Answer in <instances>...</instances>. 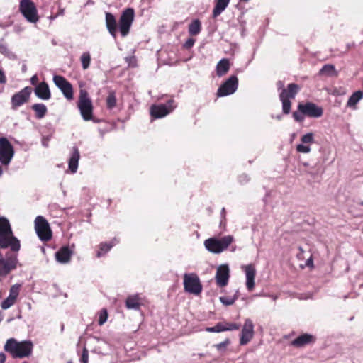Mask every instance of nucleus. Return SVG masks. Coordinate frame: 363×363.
Masks as SVG:
<instances>
[{"label": "nucleus", "instance_id": "37998d69", "mask_svg": "<svg viewBox=\"0 0 363 363\" xmlns=\"http://www.w3.org/2000/svg\"><path fill=\"white\" fill-rule=\"evenodd\" d=\"M225 325L224 328H225V330H237L240 328V325L235 323H227L224 322Z\"/></svg>", "mask_w": 363, "mask_h": 363}, {"label": "nucleus", "instance_id": "a878e982", "mask_svg": "<svg viewBox=\"0 0 363 363\" xmlns=\"http://www.w3.org/2000/svg\"><path fill=\"white\" fill-rule=\"evenodd\" d=\"M230 61L227 58L220 60L216 65V74L218 77L225 75L230 69Z\"/></svg>", "mask_w": 363, "mask_h": 363}, {"label": "nucleus", "instance_id": "c9c22d12", "mask_svg": "<svg viewBox=\"0 0 363 363\" xmlns=\"http://www.w3.org/2000/svg\"><path fill=\"white\" fill-rule=\"evenodd\" d=\"M238 296H234L233 297L230 296H220V301L225 306H231L233 305L235 301L237 300Z\"/></svg>", "mask_w": 363, "mask_h": 363}, {"label": "nucleus", "instance_id": "20e7f679", "mask_svg": "<svg viewBox=\"0 0 363 363\" xmlns=\"http://www.w3.org/2000/svg\"><path fill=\"white\" fill-rule=\"evenodd\" d=\"M77 107L80 111L82 118L84 121H88L93 119L94 106L92 101L86 90H80L77 101Z\"/></svg>", "mask_w": 363, "mask_h": 363}, {"label": "nucleus", "instance_id": "6e6d98bb", "mask_svg": "<svg viewBox=\"0 0 363 363\" xmlns=\"http://www.w3.org/2000/svg\"><path fill=\"white\" fill-rule=\"evenodd\" d=\"M277 87H278L279 89H282L283 90V89H285L284 87V82L282 81H279L277 82Z\"/></svg>", "mask_w": 363, "mask_h": 363}, {"label": "nucleus", "instance_id": "4be33fe9", "mask_svg": "<svg viewBox=\"0 0 363 363\" xmlns=\"http://www.w3.org/2000/svg\"><path fill=\"white\" fill-rule=\"evenodd\" d=\"M79 158L80 154L78 148L77 147H73L68 164L69 169L72 173H75L77 172Z\"/></svg>", "mask_w": 363, "mask_h": 363}, {"label": "nucleus", "instance_id": "b1692460", "mask_svg": "<svg viewBox=\"0 0 363 363\" xmlns=\"http://www.w3.org/2000/svg\"><path fill=\"white\" fill-rule=\"evenodd\" d=\"M72 253L68 246H64L55 253V257L59 262L67 263L70 260Z\"/></svg>", "mask_w": 363, "mask_h": 363}, {"label": "nucleus", "instance_id": "c03bdc74", "mask_svg": "<svg viewBox=\"0 0 363 363\" xmlns=\"http://www.w3.org/2000/svg\"><path fill=\"white\" fill-rule=\"evenodd\" d=\"M230 344V340L228 339H226L225 341L220 342L218 344H216L214 345V347L218 350H225V347Z\"/></svg>", "mask_w": 363, "mask_h": 363}, {"label": "nucleus", "instance_id": "c85d7f7f", "mask_svg": "<svg viewBox=\"0 0 363 363\" xmlns=\"http://www.w3.org/2000/svg\"><path fill=\"white\" fill-rule=\"evenodd\" d=\"M113 247L111 242H101L99 245L98 250L96 252V256L98 257L105 255Z\"/></svg>", "mask_w": 363, "mask_h": 363}, {"label": "nucleus", "instance_id": "8fccbe9b", "mask_svg": "<svg viewBox=\"0 0 363 363\" xmlns=\"http://www.w3.org/2000/svg\"><path fill=\"white\" fill-rule=\"evenodd\" d=\"M293 117L296 121L301 122L303 121V116H302V113H298L296 111L293 113Z\"/></svg>", "mask_w": 363, "mask_h": 363}, {"label": "nucleus", "instance_id": "052dcab7", "mask_svg": "<svg viewBox=\"0 0 363 363\" xmlns=\"http://www.w3.org/2000/svg\"><path fill=\"white\" fill-rule=\"evenodd\" d=\"M2 173H3V170H2L1 167L0 166V176H1Z\"/></svg>", "mask_w": 363, "mask_h": 363}, {"label": "nucleus", "instance_id": "aec40b11", "mask_svg": "<svg viewBox=\"0 0 363 363\" xmlns=\"http://www.w3.org/2000/svg\"><path fill=\"white\" fill-rule=\"evenodd\" d=\"M145 300L139 294L130 295L125 300V307L128 309L139 311L141 306H145Z\"/></svg>", "mask_w": 363, "mask_h": 363}, {"label": "nucleus", "instance_id": "a18cd8bd", "mask_svg": "<svg viewBox=\"0 0 363 363\" xmlns=\"http://www.w3.org/2000/svg\"><path fill=\"white\" fill-rule=\"evenodd\" d=\"M246 286L251 291L255 287V278H246Z\"/></svg>", "mask_w": 363, "mask_h": 363}, {"label": "nucleus", "instance_id": "412c9836", "mask_svg": "<svg viewBox=\"0 0 363 363\" xmlns=\"http://www.w3.org/2000/svg\"><path fill=\"white\" fill-rule=\"evenodd\" d=\"M35 94L39 99L48 100L51 98V93L48 84L45 82L39 83L34 89Z\"/></svg>", "mask_w": 363, "mask_h": 363}, {"label": "nucleus", "instance_id": "0eeeda50", "mask_svg": "<svg viewBox=\"0 0 363 363\" xmlns=\"http://www.w3.org/2000/svg\"><path fill=\"white\" fill-rule=\"evenodd\" d=\"M135 18V11L133 8H127L123 12L119 18L118 29L123 37H125L130 33V30Z\"/></svg>", "mask_w": 363, "mask_h": 363}, {"label": "nucleus", "instance_id": "69168bd1", "mask_svg": "<svg viewBox=\"0 0 363 363\" xmlns=\"http://www.w3.org/2000/svg\"><path fill=\"white\" fill-rule=\"evenodd\" d=\"M67 363H72L71 362H68Z\"/></svg>", "mask_w": 363, "mask_h": 363}, {"label": "nucleus", "instance_id": "393cba45", "mask_svg": "<svg viewBox=\"0 0 363 363\" xmlns=\"http://www.w3.org/2000/svg\"><path fill=\"white\" fill-rule=\"evenodd\" d=\"M230 0H216L215 6L213 9V18H217L227 8Z\"/></svg>", "mask_w": 363, "mask_h": 363}, {"label": "nucleus", "instance_id": "e2e57ef3", "mask_svg": "<svg viewBox=\"0 0 363 363\" xmlns=\"http://www.w3.org/2000/svg\"><path fill=\"white\" fill-rule=\"evenodd\" d=\"M114 26H115V29H116V21H115Z\"/></svg>", "mask_w": 363, "mask_h": 363}, {"label": "nucleus", "instance_id": "58836bf2", "mask_svg": "<svg viewBox=\"0 0 363 363\" xmlns=\"http://www.w3.org/2000/svg\"><path fill=\"white\" fill-rule=\"evenodd\" d=\"M107 318H108L107 310L105 308H103L99 313V319H98L99 325H102L106 321Z\"/></svg>", "mask_w": 363, "mask_h": 363}, {"label": "nucleus", "instance_id": "4d7b16f0", "mask_svg": "<svg viewBox=\"0 0 363 363\" xmlns=\"http://www.w3.org/2000/svg\"><path fill=\"white\" fill-rule=\"evenodd\" d=\"M355 44L354 42L351 43H348L347 45V50H346V52L348 51L349 50L353 48L354 47Z\"/></svg>", "mask_w": 363, "mask_h": 363}, {"label": "nucleus", "instance_id": "603ef678", "mask_svg": "<svg viewBox=\"0 0 363 363\" xmlns=\"http://www.w3.org/2000/svg\"><path fill=\"white\" fill-rule=\"evenodd\" d=\"M38 77L36 74L33 75L31 78H30V83L31 84L33 85H35V86L39 84L38 83Z\"/></svg>", "mask_w": 363, "mask_h": 363}, {"label": "nucleus", "instance_id": "3c124183", "mask_svg": "<svg viewBox=\"0 0 363 363\" xmlns=\"http://www.w3.org/2000/svg\"><path fill=\"white\" fill-rule=\"evenodd\" d=\"M6 83V77L2 69H0V84H4Z\"/></svg>", "mask_w": 363, "mask_h": 363}, {"label": "nucleus", "instance_id": "39448f33", "mask_svg": "<svg viewBox=\"0 0 363 363\" xmlns=\"http://www.w3.org/2000/svg\"><path fill=\"white\" fill-rule=\"evenodd\" d=\"M233 240L232 235L224 236L220 239L211 238L205 240L204 245L208 251L213 253H220L229 247Z\"/></svg>", "mask_w": 363, "mask_h": 363}, {"label": "nucleus", "instance_id": "ddd939ff", "mask_svg": "<svg viewBox=\"0 0 363 363\" xmlns=\"http://www.w3.org/2000/svg\"><path fill=\"white\" fill-rule=\"evenodd\" d=\"M55 84L60 89L65 97L68 100L73 99V87L72 84L61 75L53 77Z\"/></svg>", "mask_w": 363, "mask_h": 363}, {"label": "nucleus", "instance_id": "0e129e2a", "mask_svg": "<svg viewBox=\"0 0 363 363\" xmlns=\"http://www.w3.org/2000/svg\"><path fill=\"white\" fill-rule=\"evenodd\" d=\"M361 205H362V206H363V201L361 203Z\"/></svg>", "mask_w": 363, "mask_h": 363}, {"label": "nucleus", "instance_id": "4468645a", "mask_svg": "<svg viewBox=\"0 0 363 363\" xmlns=\"http://www.w3.org/2000/svg\"><path fill=\"white\" fill-rule=\"evenodd\" d=\"M238 79L235 75L230 76L218 89V96H225L233 94L238 89Z\"/></svg>", "mask_w": 363, "mask_h": 363}, {"label": "nucleus", "instance_id": "f03ea898", "mask_svg": "<svg viewBox=\"0 0 363 363\" xmlns=\"http://www.w3.org/2000/svg\"><path fill=\"white\" fill-rule=\"evenodd\" d=\"M4 349L13 358L22 359L31 355L33 344L30 340L18 342L14 338H10L6 340Z\"/></svg>", "mask_w": 363, "mask_h": 363}, {"label": "nucleus", "instance_id": "de8ad7c7", "mask_svg": "<svg viewBox=\"0 0 363 363\" xmlns=\"http://www.w3.org/2000/svg\"><path fill=\"white\" fill-rule=\"evenodd\" d=\"M107 106L109 108L113 107V93H110L107 98Z\"/></svg>", "mask_w": 363, "mask_h": 363}, {"label": "nucleus", "instance_id": "473e14b6", "mask_svg": "<svg viewBox=\"0 0 363 363\" xmlns=\"http://www.w3.org/2000/svg\"><path fill=\"white\" fill-rule=\"evenodd\" d=\"M106 26L109 33L113 36V15L111 13H106Z\"/></svg>", "mask_w": 363, "mask_h": 363}, {"label": "nucleus", "instance_id": "ea45409f", "mask_svg": "<svg viewBox=\"0 0 363 363\" xmlns=\"http://www.w3.org/2000/svg\"><path fill=\"white\" fill-rule=\"evenodd\" d=\"M296 151L301 153H308L311 152V147L309 145L306 144H298L296 146Z\"/></svg>", "mask_w": 363, "mask_h": 363}, {"label": "nucleus", "instance_id": "c756f323", "mask_svg": "<svg viewBox=\"0 0 363 363\" xmlns=\"http://www.w3.org/2000/svg\"><path fill=\"white\" fill-rule=\"evenodd\" d=\"M363 97V91H357L354 92L347 101V106H354Z\"/></svg>", "mask_w": 363, "mask_h": 363}, {"label": "nucleus", "instance_id": "9b49d317", "mask_svg": "<svg viewBox=\"0 0 363 363\" xmlns=\"http://www.w3.org/2000/svg\"><path fill=\"white\" fill-rule=\"evenodd\" d=\"M174 100L170 99L167 104H153L150 106V114L153 119L161 118L170 113L174 106H173Z\"/></svg>", "mask_w": 363, "mask_h": 363}, {"label": "nucleus", "instance_id": "1a4fd4ad", "mask_svg": "<svg viewBox=\"0 0 363 363\" xmlns=\"http://www.w3.org/2000/svg\"><path fill=\"white\" fill-rule=\"evenodd\" d=\"M184 288L185 291L199 295L202 291V285L197 274L194 273L184 275Z\"/></svg>", "mask_w": 363, "mask_h": 363}, {"label": "nucleus", "instance_id": "5701e85b", "mask_svg": "<svg viewBox=\"0 0 363 363\" xmlns=\"http://www.w3.org/2000/svg\"><path fill=\"white\" fill-rule=\"evenodd\" d=\"M300 86L295 83H291L287 85L286 89H283L279 96H284L286 99H293L295 98L296 95L300 91Z\"/></svg>", "mask_w": 363, "mask_h": 363}, {"label": "nucleus", "instance_id": "bf43d9fd", "mask_svg": "<svg viewBox=\"0 0 363 363\" xmlns=\"http://www.w3.org/2000/svg\"><path fill=\"white\" fill-rule=\"evenodd\" d=\"M298 250L300 251V253L303 254L304 250L302 248V247H298Z\"/></svg>", "mask_w": 363, "mask_h": 363}, {"label": "nucleus", "instance_id": "72a5a7b5", "mask_svg": "<svg viewBox=\"0 0 363 363\" xmlns=\"http://www.w3.org/2000/svg\"><path fill=\"white\" fill-rule=\"evenodd\" d=\"M245 269L246 278H255L256 270L253 264H248L242 267Z\"/></svg>", "mask_w": 363, "mask_h": 363}, {"label": "nucleus", "instance_id": "5fc2aeb1", "mask_svg": "<svg viewBox=\"0 0 363 363\" xmlns=\"http://www.w3.org/2000/svg\"><path fill=\"white\" fill-rule=\"evenodd\" d=\"M6 361V354L4 352H0V363H4Z\"/></svg>", "mask_w": 363, "mask_h": 363}, {"label": "nucleus", "instance_id": "dca6fc26", "mask_svg": "<svg viewBox=\"0 0 363 363\" xmlns=\"http://www.w3.org/2000/svg\"><path fill=\"white\" fill-rule=\"evenodd\" d=\"M21 289V284H15L11 286L9 296L1 303V307L2 309L6 310L16 303V300L19 296Z\"/></svg>", "mask_w": 363, "mask_h": 363}, {"label": "nucleus", "instance_id": "13d9d810", "mask_svg": "<svg viewBox=\"0 0 363 363\" xmlns=\"http://www.w3.org/2000/svg\"><path fill=\"white\" fill-rule=\"evenodd\" d=\"M297 258L299 259H303V254L298 253L297 255Z\"/></svg>", "mask_w": 363, "mask_h": 363}, {"label": "nucleus", "instance_id": "2eb2a0df", "mask_svg": "<svg viewBox=\"0 0 363 363\" xmlns=\"http://www.w3.org/2000/svg\"><path fill=\"white\" fill-rule=\"evenodd\" d=\"M31 93L32 88L26 86L13 94L11 97V108L15 110L25 103H27L29 101Z\"/></svg>", "mask_w": 363, "mask_h": 363}, {"label": "nucleus", "instance_id": "6e6552de", "mask_svg": "<svg viewBox=\"0 0 363 363\" xmlns=\"http://www.w3.org/2000/svg\"><path fill=\"white\" fill-rule=\"evenodd\" d=\"M35 230L41 241L48 242L51 240L52 230L48 222L44 217L38 216L35 218Z\"/></svg>", "mask_w": 363, "mask_h": 363}, {"label": "nucleus", "instance_id": "79ce46f5", "mask_svg": "<svg viewBox=\"0 0 363 363\" xmlns=\"http://www.w3.org/2000/svg\"><path fill=\"white\" fill-rule=\"evenodd\" d=\"M335 72V67L332 65H325L320 69V72L323 74H330Z\"/></svg>", "mask_w": 363, "mask_h": 363}, {"label": "nucleus", "instance_id": "f257e3e1", "mask_svg": "<svg viewBox=\"0 0 363 363\" xmlns=\"http://www.w3.org/2000/svg\"><path fill=\"white\" fill-rule=\"evenodd\" d=\"M10 247L11 251L18 252L21 248L20 241L13 235L11 225L7 218H0V248Z\"/></svg>", "mask_w": 363, "mask_h": 363}, {"label": "nucleus", "instance_id": "bb28decb", "mask_svg": "<svg viewBox=\"0 0 363 363\" xmlns=\"http://www.w3.org/2000/svg\"><path fill=\"white\" fill-rule=\"evenodd\" d=\"M31 108L35 112V116L38 119L43 118L48 112L46 106L42 103L34 104Z\"/></svg>", "mask_w": 363, "mask_h": 363}, {"label": "nucleus", "instance_id": "9d476101", "mask_svg": "<svg viewBox=\"0 0 363 363\" xmlns=\"http://www.w3.org/2000/svg\"><path fill=\"white\" fill-rule=\"evenodd\" d=\"M14 155V148L5 137L0 138V162L8 165Z\"/></svg>", "mask_w": 363, "mask_h": 363}, {"label": "nucleus", "instance_id": "423d86ee", "mask_svg": "<svg viewBox=\"0 0 363 363\" xmlns=\"http://www.w3.org/2000/svg\"><path fill=\"white\" fill-rule=\"evenodd\" d=\"M18 9L27 21L35 23L39 21L38 9L33 1L21 0Z\"/></svg>", "mask_w": 363, "mask_h": 363}, {"label": "nucleus", "instance_id": "a211bd4d", "mask_svg": "<svg viewBox=\"0 0 363 363\" xmlns=\"http://www.w3.org/2000/svg\"><path fill=\"white\" fill-rule=\"evenodd\" d=\"M254 325L250 319L245 321L243 328L241 331L240 343L242 345H247L253 337Z\"/></svg>", "mask_w": 363, "mask_h": 363}, {"label": "nucleus", "instance_id": "e433bc0d", "mask_svg": "<svg viewBox=\"0 0 363 363\" xmlns=\"http://www.w3.org/2000/svg\"><path fill=\"white\" fill-rule=\"evenodd\" d=\"M301 141L303 144H311L314 143V135L312 133H308L306 135H303L301 138Z\"/></svg>", "mask_w": 363, "mask_h": 363}, {"label": "nucleus", "instance_id": "7ed1b4c3", "mask_svg": "<svg viewBox=\"0 0 363 363\" xmlns=\"http://www.w3.org/2000/svg\"><path fill=\"white\" fill-rule=\"evenodd\" d=\"M16 252L8 251L4 256L0 252V281L16 269L18 264Z\"/></svg>", "mask_w": 363, "mask_h": 363}, {"label": "nucleus", "instance_id": "7c9ffc66", "mask_svg": "<svg viewBox=\"0 0 363 363\" xmlns=\"http://www.w3.org/2000/svg\"><path fill=\"white\" fill-rule=\"evenodd\" d=\"M280 101L282 103V111L284 114H289L291 111V102L290 99H286L284 96H279Z\"/></svg>", "mask_w": 363, "mask_h": 363}, {"label": "nucleus", "instance_id": "f8f14e48", "mask_svg": "<svg viewBox=\"0 0 363 363\" xmlns=\"http://www.w3.org/2000/svg\"><path fill=\"white\" fill-rule=\"evenodd\" d=\"M298 110L304 116L310 118H320L323 114V109L313 102L299 104Z\"/></svg>", "mask_w": 363, "mask_h": 363}, {"label": "nucleus", "instance_id": "09e8293b", "mask_svg": "<svg viewBox=\"0 0 363 363\" xmlns=\"http://www.w3.org/2000/svg\"><path fill=\"white\" fill-rule=\"evenodd\" d=\"M194 43H195V40L194 38H189L184 44V47L186 49H189L194 45Z\"/></svg>", "mask_w": 363, "mask_h": 363}, {"label": "nucleus", "instance_id": "cd10ccee", "mask_svg": "<svg viewBox=\"0 0 363 363\" xmlns=\"http://www.w3.org/2000/svg\"><path fill=\"white\" fill-rule=\"evenodd\" d=\"M201 30V23L199 19L194 20L189 26V33L195 36L197 35Z\"/></svg>", "mask_w": 363, "mask_h": 363}, {"label": "nucleus", "instance_id": "2f4dec72", "mask_svg": "<svg viewBox=\"0 0 363 363\" xmlns=\"http://www.w3.org/2000/svg\"><path fill=\"white\" fill-rule=\"evenodd\" d=\"M225 323L224 322H219L215 326L213 327H208L206 328V330L207 332L210 333H220L226 331L225 328H224Z\"/></svg>", "mask_w": 363, "mask_h": 363}, {"label": "nucleus", "instance_id": "864d4df0", "mask_svg": "<svg viewBox=\"0 0 363 363\" xmlns=\"http://www.w3.org/2000/svg\"><path fill=\"white\" fill-rule=\"evenodd\" d=\"M306 265L308 267L313 268V260L312 258V256H311L306 262Z\"/></svg>", "mask_w": 363, "mask_h": 363}, {"label": "nucleus", "instance_id": "680f3d73", "mask_svg": "<svg viewBox=\"0 0 363 363\" xmlns=\"http://www.w3.org/2000/svg\"><path fill=\"white\" fill-rule=\"evenodd\" d=\"M250 0H240V2H247L249 1Z\"/></svg>", "mask_w": 363, "mask_h": 363}, {"label": "nucleus", "instance_id": "49530a36", "mask_svg": "<svg viewBox=\"0 0 363 363\" xmlns=\"http://www.w3.org/2000/svg\"><path fill=\"white\" fill-rule=\"evenodd\" d=\"M0 53L7 55L9 53L7 45L5 43H0Z\"/></svg>", "mask_w": 363, "mask_h": 363}, {"label": "nucleus", "instance_id": "a19ab883", "mask_svg": "<svg viewBox=\"0 0 363 363\" xmlns=\"http://www.w3.org/2000/svg\"><path fill=\"white\" fill-rule=\"evenodd\" d=\"M79 361L81 363H88L89 362V350L84 347L82 352L81 354Z\"/></svg>", "mask_w": 363, "mask_h": 363}, {"label": "nucleus", "instance_id": "f3484780", "mask_svg": "<svg viewBox=\"0 0 363 363\" xmlns=\"http://www.w3.org/2000/svg\"><path fill=\"white\" fill-rule=\"evenodd\" d=\"M230 278V269L227 264H222L217 268L216 274V283L218 287L228 285Z\"/></svg>", "mask_w": 363, "mask_h": 363}, {"label": "nucleus", "instance_id": "f704fd0d", "mask_svg": "<svg viewBox=\"0 0 363 363\" xmlns=\"http://www.w3.org/2000/svg\"><path fill=\"white\" fill-rule=\"evenodd\" d=\"M91 57L89 52H84L81 56V62L84 69H88L90 65Z\"/></svg>", "mask_w": 363, "mask_h": 363}, {"label": "nucleus", "instance_id": "6ab92c4d", "mask_svg": "<svg viewBox=\"0 0 363 363\" xmlns=\"http://www.w3.org/2000/svg\"><path fill=\"white\" fill-rule=\"evenodd\" d=\"M316 341V337L308 333H303L291 342V345L301 348L306 345H312Z\"/></svg>", "mask_w": 363, "mask_h": 363}, {"label": "nucleus", "instance_id": "4c0bfd02", "mask_svg": "<svg viewBox=\"0 0 363 363\" xmlns=\"http://www.w3.org/2000/svg\"><path fill=\"white\" fill-rule=\"evenodd\" d=\"M306 174L311 176L313 179H315L320 174V168L316 166L311 167L306 170Z\"/></svg>", "mask_w": 363, "mask_h": 363}]
</instances>
